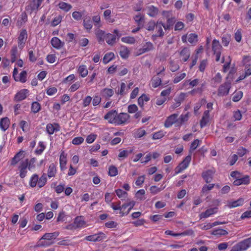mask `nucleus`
Returning a JSON list of instances; mask_svg holds the SVG:
<instances>
[{
    "mask_svg": "<svg viewBox=\"0 0 251 251\" xmlns=\"http://www.w3.org/2000/svg\"><path fill=\"white\" fill-rule=\"evenodd\" d=\"M60 130V126L58 124H48L46 126V130L47 133L51 135L54 132L58 131Z\"/></svg>",
    "mask_w": 251,
    "mask_h": 251,
    "instance_id": "f3484780",
    "label": "nucleus"
},
{
    "mask_svg": "<svg viewBox=\"0 0 251 251\" xmlns=\"http://www.w3.org/2000/svg\"><path fill=\"white\" fill-rule=\"evenodd\" d=\"M145 191L144 189H140L138 190L136 194L135 197L138 200L143 201L146 198L145 197Z\"/></svg>",
    "mask_w": 251,
    "mask_h": 251,
    "instance_id": "a18cd8bd",
    "label": "nucleus"
},
{
    "mask_svg": "<svg viewBox=\"0 0 251 251\" xmlns=\"http://www.w3.org/2000/svg\"><path fill=\"white\" fill-rule=\"evenodd\" d=\"M121 40L122 42L127 44H134L136 42V39L132 36L123 37Z\"/></svg>",
    "mask_w": 251,
    "mask_h": 251,
    "instance_id": "e433bc0d",
    "label": "nucleus"
},
{
    "mask_svg": "<svg viewBox=\"0 0 251 251\" xmlns=\"http://www.w3.org/2000/svg\"><path fill=\"white\" fill-rule=\"evenodd\" d=\"M46 148V146L44 143L42 141H40L38 143V145L36 149L35 152L36 154L40 155L42 153L43 151Z\"/></svg>",
    "mask_w": 251,
    "mask_h": 251,
    "instance_id": "79ce46f5",
    "label": "nucleus"
},
{
    "mask_svg": "<svg viewBox=\"0 0 251 251\" xmlns=\"http://www.w3.org/2000/svg\"><path fill=\"white\" fill-rule=\"evenodd\" d=\"M244 201V199L242 198H240L236 201H228L226 206L229 208L240 206L243 205Z\"/></svg>",
    "mask_w": 251,
    "mask_h": 251,
    "instance_id": "9b49d317",
    "label": "nucleus"
},
{
    "mask_svg": "<svg viewBox=\"0 0 251 251\" xmlns=\"http://www.w3.org/2000/svg\"><path fill=\"white\" fill-rule=\"evenodd\" d=\"M20 126L24 132H26L28 130V124L25 121H21L20 122Z\"/></svg>",
    "mask_w": 251,
    "mask_h": 251,
    "instance_id": "69168bd1",
    "label": "nucleus"
},
{
    "mask_svg": "<svg viewBox=\"0 0 251 251\" xmlns=\"http://www.w3.org/2000/svg\"><path fill=\"white\" fill-rule=\"evenodd\" d=\"M46 175L44 174L39 178H38V186L40 188H41L46 184Z\"/></svg>",
    "mask_w": 251,
    "mask_h": 251,
    "instance_id": "de8ad7c7",
    "label": "nucleus"
},
{
    "mask_svg": "<svg viewBox=\"0 0 251 251\" xmlns=\"http://www.w3.org/2000/svg\"><path fill=\"white\" fill-rule=\"evenodd\" d=\"M215 184H209L208 185H204L202 188L201 193L202 194L206 193L207 192L212 190Z\"/></svg>",
    "mask_w": 251,
    "mask_h": 251,
    "instance_id": "0e129e2a",
    "label": "nucleus"
},
{
    "mask_svg": "<svg viewBox=\"0 0 251 251\" xmlns=\"http://www.w3.org/2000/svg\"><path fill=\"white\" fill-rule=\"evenodd\" d=\"M222 80V76L219 73L216 74L215 76L212 79V82L215 85L220 83Z\"/></svg>",
    "mask_w": 251,
    "mask_h": 251,
    "instance_id": "680f3d73",
    "label": "nucleus"
},
{
    "mask_svg": "<svg viewBox=\"0 0 251 251\" xmlns=\"http://www.w3.org/2000/svg\"><path fill=\"white\" fill-rule=\"evenodd\" d=\"M117 114L116 111H110L104 116V119L111 124H116Z\"/></svg>",
    "mask_w": 251,
    "mask_h": 251,
    "instance_id": "a211bd4d",
    "label": "nucleus"
},
{
    "mask_svg": "<svg viewBox=\"0 0 251 251\" xmlns=\"http://www.w3.org/2000/svg\"><path fill=\"white\" fill-rule=\"evenodd\" d=\"M77 72L82 77H86L88 74V71L87 69V67L85 65H80L78 68Z\"/></svg>",
    "mask_w": 251,
    "mask_h": 251,
    "instance_id": "c756f323",
    "label": "nucleus"
},
{
    "mask_svg": "<svg viewBox=\"0 0 251 251\" xmlns=\"http://www.w3.org/2000/svg\"><path fill=\"white\" fill-rule=\"evenodd\" d=\"M83 25L84 28L87 30H90L92 27V22L90 18L84 19L83 21Z\"/></svg>",
    "mask_w": 251,
    "mask_h": 251,
    "instance_id": "09e8293b",
    "label": "nucleus"
},
{
    "mask_svg": "<svg viewBox=\"0 0 251 251\" xmlns=\"http://www.w3.org/2000/svg\"><path fill=\"white\" fill-rule=\"evenodd\" d=\"M92 20L95 26L97 27L101 26L102 25L100 22V17L99 14L93 16Z\"/></svg>",
    "mask_w": 251,
    "mask_h": 251,
    "instance_id": "c03bdc74",
    "label": "nucleus"
},
{
    "mask_svg": "<svg viewBox=\"0 0 251 251\" xmlns=\"http://www.w3.org/2000/svg\"><path fill=\"white\" fill-rule=\"evenodd\" d=\"M126 85L124 82H122L121 84L120 88L117 90V94L124 95L126 92Z\"/></svg>",
    "mask_w": 251,
    "mask_h": 251,
    "instance_id": "e2e57ef3",
    "label": "nucleus"
},
{
    "mask_svg": "<svg viewBox=\"0 0 251 251\" xmlns=\"http://www.w3.org/2000/svg\"><path fill=\"white\" fill-rule=\"evenodd\" d=\"M183 43L188 42L192 44H196L198 42V35L195 33L187 34L183 35L181 38Z\"/></svg>",
    "mask_w": 251,
    "mask_h": 251,
    "instance_id": "0eeeda50",
    "label": "nucleus"
},
{
    "mask_svg": "<svg viewBox=\"0 0 251 251\" xmlns=\"http://www.w3.org/2000/svg\"><path fill=\"white\" fill-rule=\"evenodd\" d=\"M234 38L237 42L239 43L241 41L242 38V31L241 29H238L235 31Z\"/></svg>",
    "mask_w": 251,
    "mask_h": 251,
    "instance_id": "6e6d98bb",
    "label": "nucleus"
},
{
    "mask_svg": "<svg viewBox=\"0 0 251 251\" xmlns=\"http://www.w3.org/2000/svg\"><path fill=\"white\" fill-rule=\"evenodd\" d=\"M222 47L219 41L216 39H214L212 44V49L214 54L216 55V61H219L220 59Z\"/></svg>",
    "mask_w": 251,
    "mask_h": 251,
    "instance_id": "20e7f679",
    "label": "nucleus"
},
{
    "mask_svg": "<svg viewBox=\"0 0 251 251\" xmlns=\"http://www.w3.org/2000/svg\"><path fill=\"white\" fill-rule=\"evenodd\" d=\"M191 160V155L187 156L185 159L176 168V174L181 173L189 166Z\"/></svg>",
    "mask_w": 251,
    "mask_h": 251,
    "instance_id": "39448f33",
    "label": "nucleus"
},
{
    "mask_svg": "<svg viewBox=\"0 0 251 251\" xmlns=\"http://www.w3.org/2000/svg\"><path fill=\"white\" fill-rule=\"evenodd\" d=\"M185 76L186 74L185 73H181L175 77L173 82L174 83H177L182 80Z\"/></svg>",
    "mask_w": 251,
    "mask_h": 251,
    "instance_id": "774afa93",
    "label": "nucleus"
},
{
    "mask_svg": "<svg viewBox=\"0 0 251 251\" xmlns=\"http://www.w3.org/2000/svg\"><path fill=\"white\" fill-rule=\"evenodd\" d=\"M43 1V0H33L32 2L28 6L27 10H37Z\"/></svg>",
    "mask_w": 251,
    "mask_h": 251,
    "instance_id": "5701e85b",
    "label": "nucleus"
},
{
    "mask_svg": "<svg viewBox=\"0 0 251 251\" xmlns=\"http://www.w3.org/2000/svg\"><path fill=\"white\" fill-rule=\"evenodd\" d=\"M17 54V48L16 46L13 47L11 50V61L13 63L16 61Z\"/></svg>",
    "mask_w": 251,
    "mask_h": 251,
    "instance_id": "864d4df0",
    "label": "nucleus"
},
{
    "mask_svg": "<svg viewBox=\"0 0 251 251\" xmlns=\"http://www.w3.org/2000/svg\"><path fill=\"white\" fill-rule=\"evenodd\" d=\"M28 159H26L21 161L18 167L19 176L21 178H24L27 173Z\"/></svg>",
    "mask_w": 251,
    "mask_h": 251,
    "instance_id": "423d86ee",
    "label": "nucleus"
},
{
    "mask_svg": "<svg viewBox=\"0 0 251 251\" xmlns=\"http://www.w3.org/2000/svg\"><path fill=\"white\" fill-rule=\"evenodd\" d=\"M67 154L64 151H61L60 156H59V164H67Z\"/></svg>",
    "mask_w": 251,
    "mask_h": 251,
    "instance_id": "603ef678",
    "label": "nucleus"
},
{
    "mask_svg": "<svg viewBox=\"0 0 251 251\" xmlns=\"http://www.w3.org/2000/svg\"><path fill=\"white\" fill-rule=\"evenodd\" d=\"M18 71L17 68L15 67L13 71V77L15 81L21 83H25L27 80V73L25 71H23L19 75H18Z\"/></svg>",
    "mask_w": 251,
    "mask_h": 251,
    "instance_id": "7ed1b4c3",
    "label": "nucleus"
},
{
    "mask_svg": "<svg viewBox=\"0 0 251 251\" xmlns=\"http://www.w3.org/2000/svg\"><path fill=\"white\" fill-rule=\"evenodd\" d=\"M29 94V91L26 89H23L19 91L15 95L14 100L20 101L25 99Z\"/></svg>",
    "mask_w": 251,
    "mask_h": 251,
    "instance_id": "6e6552de",
    "label": "nucleus"
},
{
    "mask_svg": "<svg viewBox=\"0 0 251 251\" xmlns=\"http://www.w3.org/2000/svg\"><path fill=\"white\" fill-rule=\"evenodd\" d=\"M134 137L135 138H141L146 134L145 130L142 128H139L134 132Z\"/></svg>",
    "mask_w": 251,
    "mask_h": 251,
    "instance_id": "3c124183",
    "label": "nucleus"
},
{
    "mask_svg": "<svg viewBox=\"0 0 251 251\" xmlns=\"http://www.w3.org/2000/svg\"><path fill=\"white\" fill-rule=\"evenodd\" d=\"M166 186H163V185H162L161 186V187L159 188L158 187H157L156 186H151L150 188V192L152 194V195H156L157 194H158V193H159L160 192H161L162 190H163L165 188Z\"/></svg>",
    "mask_w": 251,
    "mask_h": 251,
    "instance_id": "ea45409f",
    "label": "nucleus"
},
{
    "mask_svg": "<svg viewBox=\"0 0 251 251\" xmlns=\"http://www.w3.org/2000/svg\"><path fill=\"white\" fill-rule=\"evenodd\" d=\"M165 132L163 131H159L155 132L152 135V139L154 140L160 139L165 135Z\"/></svg>",
    "mask_w": 251,
    "mask_h": 251,
    "instance_id": "4d7b16f0",
    "label": "nucleus"
},
{
    "mask_svg": "<svg viewBox=\"0 0 251 251\" xmlns=\"http://www.w3.org/2000/svg\"><path fill=\"white\" fill-rule=\"evenodd\" d=\"M153 49V46L151 42H146L143 45L142 47L138 50V52L137 53V55H139L145 52L150 51L152 50Z\"/></svg>",
    "mask_w": 251,
    "mask_h": 251,
    "instance_id": "4468645a",
    "label": "nucleus"
},
{
    "mask_svg": "<svg viewBox=\"0 0 251 251\" xmlns=\"http://www.w3.org/2000/svg\"><path fill=\"white\" fill-rule=\"evenodd\" d=\"M31 109V111L33 113H35L38 112L40 110L41 106L38 102L35 101L32 103Z\"/></svg>",
    "mask_w": 251,
    "mask_h": 251,
    "instance_id": "13d9d810",
    "label": "nucleus"
},
{
    "mask_svg": "<svg viewBox=\"0 0 251 251\" xmlns=\"http://www.w3.org/2000/svg\"><path fill=\"white\" fill-rule=\"evenodd\" d=\"M100 27H98L95 31V34L96 35L97 38H98V41L99 42L104 41L106 34L105 32L99 28Z\"/></svg>",
    "mask_w": 251,
    "mask_h": 251,
    "instance_id": "393cba45",
    "label": "nucleus"
},
{
    "mask_svg": "<svg viewBox=\"0 0 251 251\" xmlns=\"http://www.w3.org/2000/svg\"><path fill=\"white\" fill-rule=\"evenodd\" d=\"M56 236L54 233H49L45 234L41 238L42 240L50 241L55 238Z\"/></svg>",
    "mask_w": 251,
    "mask_h": 251,
    "instance_id": "bf43d9fd",
    "label": "nucleus"
},
{
    "mask_svg": "<svg viewBox=\"0 0 251 251\" xmlns=\"http://www.w3.org/2000/svg\"><path fill=\"white\" fill-rule=\"evenodd\" d=\"M10 125V120L7 117L2 118L0 121V128L4 131L8 129Z\"/></svg>",
    "mask_w": 251,
    "mask_h": 251,
    "instance_id": "a878e982",
    "label": "nucleus"
},
{
    "mask_svg": "<svg viewBox=\"0 0 251 251\" xmlns=\"http://www.w3.org/2000/svg\"><path fill=\"white\" fill-rule=\"evenodd\" d=\"M145 179V176H139L136 180L135 184L137 186L141 187L142 186Z\"/></svg>",
    "mask_w": 251,
    "mask_h": 251,
    "instance_id": "052dcab7",
    "label": "nucleus"
},
{
    "mask_svg": "<svg viewBox=\"0 0 251 251\" xmlns=\"http://www.w3.org/2000/svg\"><path fill=\"white\" fill-rule=\"evenodd\" d=\"M243 97V92L241 91H237L234 92L232 98L233 101L237 102L241 100Z\"/></svg>",
    "mask_w": 251,
    "mask_h": 251,
    "instance_id": "5fc2aeb1",
    "label": "nucleus"
},
{
    "mask_svg": "<svg viewBox=\"0 0 251 251\" xmlns=\"http://www.w3.org/2000/svg\"><path fill=\"white\" fill-rule=\"evenodd\" d=\"M250 182V177L248 175H242L239 179L235 180L233 182V184L236 186L240 185L248 184Z\"/></svg>",
    "mask_w": 251,
    "mask_h": 251,
    "instance_id": "2eb2a0df",
    "label": "nucleus"
},
{
    "mask_svg": "<svg viewBox=\"0 0 251 251\" xmlns=\"http://www.w3.org/2000/svg\"><path fill=\"white\" fill-rule=\"evenodd\" d=\"M27 37V34L26 30H22L18 37V46L20 49H23L24 48Z\"/></svg>",
    "mask_w": 251,
    "mask_h": 251,
    "instance_id": "9d476101",
    "label": "nucleus"
},
{
    "mask_svg": "<svg viewBox=\"0 0 251 251\" xmlns=\"http://www.w3.org/2000/svg\"><path fill=\"white\" fill-rule=\"evenodd\" d=\"M161 79L158 76H153L151 81V86L155 88L160 85L161 83Z\"/></svg>",
    "mask_w": 251,
    "mask_h": 251,
    "instance_id": "473e14b6",
    "label": "nucleus"
},
{
    "mask_svg": "<svg viewBox=\"0 0 251 251\" xmlns=\"http://www.w3.org/2000/svg\"><path fill=\"white\" fill-rule=\"evenodd\" d=\"M218 208L217 207L210 208L207 209L204 212L200 214L201 219L206 218L210 216L216 214L217 212Z\"/></svg>",
    "mask_w": 251,
    "mask_h": 251,
    "instance_id": "6ab92c4d",
    "label": "nucleus"
},
{
    "mask_svg": "<svg viewBox=\"0 0 251 251\" xmlns=\"http://www.w3.org/2000/svg\"><path fill=\"white\" fill-rule=\"evenodd\" d=\"M101 94L103 97L107 99L112 97L114 94V92L113 90L111 89L104 88L101 91Z\"/></svg>",
    "mask_w": 251,
    "mask_h": 251,
    "instance_id": "f704fd0d",
    "label": "nucleus"
},
{
    "mask_svg": "<svg viewBox=\"0 0 251 251\" xmlns=\"http://www.w3.org/2000/svg\"><path fill=\"white\" fill-rule=\"evenodd\" d=\"M118 169L115 166H114L113 165H111L109 166V169H108L109 176H112V177L115 176H117L118 175Z\"/></svg>",
    "mask_w": 251,
    "mask_h": 251,
    "instance_id": "49530a36",
    "label": "nucleus"
},
{
    "mask_svg": "<svg viewBox=\"0 0 251 251\" xmlns=\"http://www.w3.org/2000/svg\"><path fill=\"white\" fill-rule=\"evenodd\" d=\"M230 88V84L228 82H226L220 85L218 89V95L219 96L227 95L229 93Z\"/></svg>",
    "mask_w": 251,
    "mask_h": 251,
    "instance_id": "1a4fd4ad",
    "label": "nucleus"
},
{
    "mask_svg": "<svg viewBox=\"0 0 251 251\" xmlns=\"http://www.w3.org/2000/svg\"><path fill=\"white\" fill-rule=\"evenodd\" d=\"M86 226V222L82 216L76 217L74 222V223L69 225L67 226L68 229H74L77 228H82Z\"/></svg>",
    "mask_w": 251,
    "mask_h": 251,
    "instance_id": "f03ea898",
    "label": "nucleus"
},
{
    "mask_svg": "<svg viewBox=\"0 0 251 251\" xmlns=\"http://www.w3.org/2000/svg\"><path fill=\"white\" fill-rule=\"evenodd\" d=\"M215 171L213 170H209L202 173V176L206 183L211 182Z\"/></svg>",
    "mask_w": 251,
    "mask_h": 251,
    "instance_id": "412c9836",
    "label": "nucleus"
},
{
    "mask_svg": "<svg viewBox=\"0 0 251 251\" xmlns=\"http://www.w3.org/2000/svg\"><path fill=\"white\" fill-rule=\"evenodd\" d=\"M56 6L64 12H69L72 8V6L70 4L62 1H59Z\"/></svg>",
    "mask_w": 251,
    "mask_h": 251,
    "instance_id": "aec40b11",
    "label": "nucleus"
},
{
    "mask_svg": "<svg viewBox=\"0 0 251 251\" xmlns=\"http://www.w3.org/2000/svg\"><path fill=\"white\" fill-rule=\"evenodd\" d=\"M149 100V98L145 94L142 95L138 100L139 105L142 107L144 106V103Z\"/></svg>",
    "mask_w": 251,
    "mask_h": 251,
    "instance_id": "58836bf2",
    "label": "nucleus"
},
{
    "mask_svg": "<svg viewBox=\"0 0 251 251\" xmlns=\"http://www.w3.org/2000/svg\"><path fill=\"white\" fill-rule=\"evenodd\" d=\"M178 114H173L168 117L164 123V126L166 128L171 127L177 120Z\"/></svg>",
    "mask_w": 251,
    "mask_h": 251,
    "instance_id": "ddd939ff",
    "label": "nucleus"
},
{
    "mask_svg": "<svg viewBox=\"0 0 251 251\" xmlns=\"http://www.w3.org/2000/svg\"><path fill=\"white\" fill-rule=\"evenodd\" d=\"M162 27L165 29H167L169 26L168 25H163L161 22H157L156 24L155 29L157 31V34L155 35L156 36H162L164 34L163 32Z\"/></svg>",
    "mask_w": 251,
    "mask_h": 251,
    "instance_id": "b1692460",
    "label": "nucleus"
},
{
    "mask_svg": "<svg viewBox=\"0 0 251 251\" xmlns=\"http://www.w3.org/2000/svg\"><path fill=\"white\" fill-rule=\"evenodd\" d=\"M115 55L114 53L110 52L106 53L103 58V62L104 64H107L114 59Z\"/></svg>",
    "mask_w": 251,
    "mask_h": 251,
    "instance_id": "c9c22d12",
    "label": "nucleus"
},
{
    "mask_svg": "<svg viewBox=\"0 0 251 251\" xmlns=\"http://www.w3.org/2000/svg\"><path fill=\"white\" fill-rule=\"evenodd\" d=\"M51 45L57 49H59L64 45V43L57 37H53L51 40Z\"/></svg>",
    "mask_w": 251,
    "mask_h": 251,
    "instance_id": "c85d7f7f",
    "label": "nucleus"
},
{
    "mask_svg": "<svg viewBox=\"0 0 251 251\" xmlns=\"http://www.w3.org/2000/svg\"><path fill=\"white\" fill-rule=\"evenodd\" d=\"M105 39L108 45H112L116 42V35H114L110 33H107L106 35Z\"/></svg>",
    "mask_w": 251,
    "mask_h": 251,
    "instance_id": "72a5a7b5",
    "label": "nucleus"
},
{
    "mask_svg": "<svg viewBox=\"0 0 251 251\" xmlns=\"http://www.w3.org/2000/svg\"><path fill=\"white\" fill-rule=\"evenodd\" d=\"M146 10L147 14L151 17L156 16L158 13V8L153 5H150L147 7Z\"/></svg>",
    "mask_w": 251,
    "mask_h": 251,
    "instance_id": "bb28decb",
    "label": "nucleus"
},
{
    "mask_svg": "<svg viewBox=\"0 0 251 251\" xmlns=\"http://www.w3.org/2000/svg\"><path fill=\"white\" fill-rule=\"evenodd\" d=\"M251 246V237L234 245L230 251H244Z\"/></svg>",
    "mask_w": 251,
    "mask_h": 251,
    "instance_id": "f257e3e1",
    "label": "nucleus"
},
{
    "mask_svg": "<svg viewBox=\"0 0 251 251\" xmlns=\"http://www.w3.org/2000/svg\"><path fill=\"white\" fill-rule=\"evenodd\" d=\"M117 196L122 200H125L127 196V193L122 189H119L115 191Z\"/></svg>",
    "mask_w": 251,
    "mask_h": 251,
    "instance_id": "37998d69",
    "label": "nucleus"
},
{
    "mask_svg": "<svg viewBox=\"0 0 251 251\" xmlns=\"http://www.w3.org/2000/svg\"><path fill=\"white\" fill-rule=\"evenodd\" d=\"M120 55L122 58L126 59L129 55V50L126 46H122L120 50Z\"/></svg>",
    "mask_w": 251,
    "mask_h": 251,
    "instance_id": "7c9ffc66",
    "label": "nucleus"
},
{
    "mask_svg": "<svg viewBox=\"0 0 251 251\" xmlns=\"http://www.w3.org/2000/svg\"><path fill=\"white\" fill-rule=\"evenodd\" d=\"M210 121V116H209V111L206 110L204 111L203 115L202 116V119L200 122V126L201 128L206 126V125L209 123Z\"/></svg>",
    "mask_w": 251,
    "mask_h": 251,
    "instance_id": "4be33fe9",
    "label": "nucleus"
},
{
    "mask_svg": "<svg viewBox=\"0 0 251 251\" xmlns=\"http://www.w3.org/2000/svg\"><path fill=\"white\" fill-rule=\"evenodd\" d=\"M169 68L171 71L174 72L179 69V66L176 61L171 60L170 61Z\"/></svg>",
    "mask_w": 251,
    "mask_h": 251,
    "instance_id": "8fccbe9b",
    "label": "nucleus"
},
{
    "mask_svg": "<svg viewBox=\"0 0 251 251\" xmlns=\"http://www.w3.org/2000/svg\"><path fill=\"white\" fill-rule=\"evenodd\" d=\"M56 166L54 163L50 165L47 171L48 176L49 178L54 177L56 174Z\"/></svg>",
    "mask_w": 251,
    "mask_h": 251,
    "instance_id": "cd10ccee",
    "label": "nucleus"
},
{
    "mask_svg": "<svg viewBox=\"0 0 251 251\" xmlns=\"http://www.w3.org/2000/svg\"><path fill=\"white\" fill-rule=\"evenodd\" d=\"M180 54L182 60L183 61H186L190 57V53L189 50L185 48L180 51Z\"/></svg>",
    "mask_w": 251,
    "mask_h": 251,
    "instance_id": "2f4dec72",
    "label": "nucleus"
},
{
    "mask_svg": "<svg viewBox=\"0 0 251 251\" xmlns=\"http://www.w3.org/2000/svg\"><path fill=\"white\" fill-rule=\"evenodd\" d=\"M84 141V138L82 137H76L74 138L72 141L73 144L78 145L82 143Z\"/></svg>",
    "mask_w": 251,
    "mask_h": 251,
    "instance_id": "338daca9",
    "label": "nucleus"
},
{
    "mask_svg": "<svg viewBox=\"0 0 251 251\" xmlns=\"http://www.w3.org/2000/svg\"><path fill=\"white\" fill-rule=\"evenodd\" d=\"M129 116L127 113H121L117 114L116 124L120 125L125 124L129 119Z\"/></svg>",
    "mask_w": 251,
    "mask_h": 251,
    "instance_id": "f8f14e48",
    "label": "nucleus"
},
{
    "mask_svg": "<svg viewBox=\"0 0 251 251\" xmlns=\"http://www.w3.org/2000/svg\"><path fill=\"white\" fill-rule=\"evenodd\" d=\"M227 233L228 232L226 230L221 228L215 229L213 230L211 233L212 235H216L217 236L226 235L227 234Z\"/></svg>",
    "mask_w": 251,
    "mask_h": 251,
    "instance_id": "4c0bfd02",
    "label": "nucleus"
},
{
    "mask_svg": "<svg viewBox=\"0 0 251 251\" xmlns=\"http://www.w3.org/2000/svg\"><path fill=\"white\" fill-rule=\"evenodd\" d=\"M38 176L34 174L30 178L29 185L32 187H35L36 185H38Z\"/></svg>",
    "mask_w": 251,
    "mask_h": 251,
    "instance_id": "a19ab883",
    "label": "nucleus"
},
{
    "mask_svg": "<svg viewBox=\"0 0 251 251\" xmlns=\"http://www.w3.org/2000/svg\"><path fill=\"white\" fill-rule=\"evenodd\" d=\"M25 151L22 150L17 152L12 158L11 161V165L13 166L16 165L18 162L25 157Z\"/></svg>",
    "mask_w": 251,
    "mask_h": 251,
    "instance_id": "dca6fc26",
    "label": "nucleus"
}]
</instances>
